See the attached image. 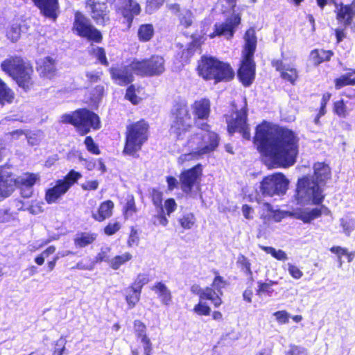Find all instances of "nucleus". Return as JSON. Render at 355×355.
<instances>
[{
  "mask_svg": "<svg viewBox=\"0 0 355 355\" xmlns=\"http://www.w3.org/2000/svg\"><path fill=\"white\" fill-rule=\"evenodd\" d=\"M332 111L335 115L341 119H345L349 115V110L343 99L334 102Z\"/></svg>",
  "mask_w": 355,
  "mask_h": 355,
  "instance_id": "41",
  "label": "nucleus"
},
{
  "mask_svg": "<svg viewBox=\"0 0 355 355\" xmlns=\"http://www.w3.org/2000/svg\"><path fill=\"white\" fill-rule=\"evenodd\" d=\"M91 55H94L96 60L102 65L107 67L109 62L106 56V52L103 47L97 46L93 48L90 52Z\"/></svg>",
  "mask_w": 355,
  "mask_h": 355,
  "instance_id": "44",
  "label": "nucleus"
},
{
  "mask_svg": "<svg viewBox=\"0 0 355 355\" xmlns=\"http://www.w3.org/2000/svg\"><path fill=\"white\" fill-rule=\"evenodd\" d=\"M131 69L141 77L158 76L165 71V60L159 55H152L148 58L134 60L130 64Z\"/></svg>",
  "mask_w": 355,
  "mask_h": 355,
  "instance_id": "12",
  "label": "nucleus"
},
{
  "mask_svg": "<svg viewBox=\"0 0 355 355\" xmlns=\"http://www.w3.org/2000/svg\"><path fill=\"white\" fill-rule=\"evenodd\" d=\"M132 259V255L130 252H126L122 254L114 257L109 262V266L114 270H119L121 266L125 264Z\"/></svg>",
  "mask_w": 355,
  "mask_h": 355,
  "instance_id": "35",
  "label": "nucleus"
},
{
  "mask_svg": "<svg viewBox=\"0 0 355 355\" xmlns=\"http://www.w3.org/2000/svg\"><path fill=\"white\" fill-rule=\"evenodd\" d=\"M103 71L87 72L86 77L90 83H96L101 80Z\"/></svg>",
  "mask_w": 355,
  "mask_h": 355,
  "instance_id": "63",
  "label": "nucleus"
},
{
  "mask_svg": "<svg viewBox=\"0 0 355 355\" xmlns=\"http://www.w3.org/2000/svg\"><path fill=\"white\" fill-rule=\"evenodd\" d=\"M179 223L183 229H191L196 223V217L193 213L184 214L179 218Z\"/></svg>",
  "mask_w": 355,
  "mask_h": 355,
  "instance_id": "51",
  "label": "nucleus"
},
{
  "mask_svg": "<svg viewBox=\"0 0 355 355\" xmlns=\"http://www.w3.org/2000/svg\"><path fill=\"white\" fill-rule=\"evenodd\" d=\"M112 81L119 86H126L134 80L133 71L129 65L112 66L108 69Z\"/></svg>",
  "mask_w": 355,
  "mask_h": 355,
  "instance_id": "22",
  "label": "nucleus"
},
{
  "mask_svg": "<svg viewBox=\"0 0 355 355\" xmlns=\"http://www.w3.org/2000/svg\"><path fill=\"white\" fill-rule=\"evenodd\" d=\"M254 143L279 167L288 168L296 162L299 138L291 129L264 120L256 127Z\"/></svg>",
  "mask_w": 355,
  "mask_h": 355,
  "instance_id": "1",
  "label": "nucleus"
},
{
  "mask_svg": "<svg viewBox=\"0 0 355 355\" xmlns=\"http://www.w3.org/2000/svg\"><path fill=\"white\" fill-rule=\"evenodd\" d=\"M85 6L96 24L105 26L110 22V10L108 0H85Z\"/></svg>",
  "mask_w": 355,
  "mask_h": 355,
  "instance_id": "18",
  "label": "nucleus"
},
{
  "mask_svg": "<svg viewBox=\"0 0 355 355\" xmlns=\"http://www.w3.org/2000/svg\"><path fill=\"white\" fill-rule=\"evenodd\" d=\"M277 321L279 324H286L289 320V314L285 310L277 311L274 313Z\"/></svg>",
  "mask_w": 355,
  "mask_h": 355,
  "instance_id": "60",
  "label": "nucleus"
},
{
  "mask_svg": "<svg viewBox=\"0 0 355 355\" xmlns=\"http://www.w3.org/2000/svg\"><path fill=\"white\" fill-rule=\"evenodd\" d=\"M6 166L0 165V202L10 197L16 188H32L40 180L37 174L28 172L24 177L15 178L11 171L6 170Z\"/></svg>",
  "mask_w": 355,
  "mask_h": 355,
  "instance_id": "9",
  "label": "nucleus"
},
{
  "mask_svg": "<svg viewBox=\"0 0 355 355\" xmlns=\"http://www.w3.org/2000/svg\"><path fill=\"white\" fill-rule=\"evenodd\" d=\"M98 182L97 180H89L83 184L81 187L85 191H94L98 187Z\"/></svg>",
  "mask_w": 355,
  "mask_h": 355,
  "instance_id": "64",
  "label": "nucleus"
},
{
  "mask_svg": "<svg viewBox=\"0 0 355 355\" xmlns=\"http://www.w3.org/2000/svg\"><path fill=\"white\" fill-rule=\"evenodd\" d=\"M81 178L82 174L80 172L70 170L62 179L56 180L53 187L46 190L45 201L48 204L57 202Z\"/></svg>",
  "mask_w": 355,
  "mask_h": 355,
  "instance_id": "13",
  "label": "nucleus"
},
{
  "mask_svg": "<svg viewBox=\"0 0 355 355\" xmlns=\"http://www.w3.org/2000/svg\"><path fill=\"white\" fill-rule=\"evenodd\" d=\"M211 272L214 275L211 286H209V288L212 289L211 296L214 300H211V304L214 307L218 308L223 304V289L225 288L229 285V283L220 275L218 270L213 269Z\"/></svg>",
  "mask_w": 355,
  "mask_h": 355,
  "instance_id": "21",
  "label": "nucleus"
},
{
  "mask_svg": "<svg viewBox=\"0 0 355 355\" xmlns=\"http://www.w3.org/2000/svg\"><path fill=\"white\" fill-rule=\"evenodd\" d=\"M336 19L338 24L344 27L350 26L355 19V0L351 3L344 4L343 2H334Z\"/></svg>",
  "mask_w": 355,
  "mask_h": 355,
  "instance_id": "20",
  "label": "nucleus"
},
{
  "mask_svg": "<svg viewBox=\"0 0 355 355\" xmlns=\"http://www.w3.org/2000/svg\"><path fill=\"white\" fill-rule=\"evenodd\" d=\"M150 198L157 210V214L152 217L154 225L166 227L168 224L166 216H170L177 209V203L174 198H169L164 201L163 206V192L157 188H153L150 193Z\"/></svg>",
  "mask_w": 355,
  "mask_h": 355,
  "instance_id": "11",
  "label": "nucleus"
},
{
  "mask_svg": "<svg viewBox=\"0 0 355 355\" xmlns=\"http://www.w3.org/2000/svg\"><path fill=\"white\" fill-rule=\"evenodd\" d=\"M34 6L45 18L55 21L60 13L59 0H31Z\"/></svg>",
  "mask_w": 355,
  "mask_h": 355,
  "instance_id": "23",
  "label": "nucleus"
},
{
  "mask_svg": "<svg viewBox=\"0 0 355 355\" xmlns=\"http://www.w3.org/2000/svg\"><path fill=\"white\" fill-rule=\"evenodd\" d=\"M244 45L237 77L241 84L247 87L254 82L256 75V63L254 55L257 49V38L254 27L248 28L244 34Z\"/></svg>",
  "mask_w": 355,
  "mask_h": 355,
  "instance_id": "5",
  "label": "nucleus"
},
{
  "mask_svg": "<svg viewBox=\"0 0 355 355\" xmlns=\"http://www.w3.org/2000/svg\"><path fill=\"white\" fill-rule=\"evenodd\" d=\"M127 86L124 96L125 99L130 102L133 105H137L141 101V98L137 94L138 88L132 83Z\"/></svg>",
  "mask_w": 355,
  "mask_h": 355,
  "instance_id": "40",
  "label": "nucleus"
},
{
  "mask_svg": "<svg viewBox=\"0 0 355 355\" xmlns=\"http://www.w3.org/2000/svg\"><path fill=\"white\" fill-rule=\"evenodd\" d=\"M137 212L135 200L133 196H129L122 209V214L125 219L131 218Z\"/></svg>",
  "mask_w": 355,
  "mask_h": 355,
  "instance_id": "38",
  "label": "nucleus"
},
{
  "mask_svg": "<svg viewBox=\"0 0 355 355\" xmlns=\"http://www.w3.org/2000/svg\"><path fill=\"white\" fill-rule=\"evenodd\" d=\"M227 131L230 135L238 132L243 139L250 140L251 138L250 128L248 123V110L243 107L236 110L231 115L226 117Z\"/></svg>",
  "mask_w": 355,
  "mask_h": 355,
  "instance_id": "15",
  "label": "nucleus"
},
{
  "mask_svg": "<svg viewBox=\"0 0 355 355\" xmlns=\"http://www.w3.org/2000/svg\"><path fill=\"white\" fill-rule=\"evenodd\" d=\"M139 242V236L138 231L133 227L130 228V232L127 240V245L129 247L137 245Z\"/></svg>",
  "mask_w": 355,
  "mask_h": 355,
  "instance_id": "57",
  "label": "nucleus"
},
{
  "mask_svg": "<svg viewBox=\"0 0 355 355\" xmlns=\"http://www.w3.org/2000/svg\"><path fill=\"white\" fill-rule=\"evenodd\" d=\"M73 15L72 33L92 43H101L103 40V34L91 23L89 19L79 10L75 11Z\"/></svg>",
  "mask_w": 355,
  "mask_h": 355,
  "instance_id": "10",
  "label": "nucleus"
},
{
  "mask_svg": "<svg viewBox=\"0 0 355 355\" xmlns=\"http://www.w3.org/2000/svg\"><path fill=\"white\" fill-rule=\"evenodd\" d=\"M311 205H316L317 207L304 212H302L297 216V218L301 220L304 223H311L313 220L321 217L322 215L331 216V211L328 207L320 204H312L311 201H306Z\"/></svg>",
  "mask_w": 355,
  "mask_h": 355,
  "instance_id": "25",
  "label": "nucleus"
},
{
  "mask_svg": "<svg viewBox=\"0 0 355 355\" xmlns=\"http://www.w3.org/2000/svg\"><path fill=\"white\" fill-rule=\"evenodd\" d=\"M331 178V170L324 162H316L313 165V177L304 175L298 178L295 198L299 202L311 201L312 204H320L325 198L323 187Z\"/></svg>",
  "mask_w": 355,
  "mask_h": 355,
  "instance_id": "3",
  "label": "nucleus"
},
{
  "mask_svg": "<svg viewBox=\"0 0 355 355\" xmlns=\"http://www.w3.org/2000/svg\"><path fill=\"white\" fill-rule=\"evenodd\" d=\"M191 109L196 120H207L211 112V103L208 98H202L195 101Z\"/></svg>",
  "mask_w": 355,
  "mask_h": 355,
  "instance_id": "27",
  "label": "nucleus"
},
{
  "mask_svg": "<svg viewBox=\"0 0 355 355\" xmlns=\"http://www.w3.org/2000/svg\"><path fill=\"white\" fill-rule=\"evenodd\" d=\"M203 167L200 163L182 171L179 175L180 189L185 194H191L195 187H199Z\"/></svg>",
  "mask_w": 355,
  "mask_h": 355,
  "instance_id": "17",
  "label": "nucleus"
},
{
  "mask_svg": "<svg viewBox=\"0 0 355 355\" xmlns=\"http://www.w3.org/2000/svg\"><path fill=\"white\" fill-rule=\"evenodd\" d=\"M1 69L15 81L17 85L28 92L35 85L34 69L31 62L20 55H12L3 60Z\"/></svg>",
  "mask_w": 355,
  "mask_h": 355,
  "instance_id": "6",
  "label": "nucleus"
},
{
  "mask_svg": "<svg viewBox=\"0 0 355 355\" xmlns=\"http://www.w3.org/2000/svg\"><path fill=\"white\" fill-rule=\"evenodd\" d=\"M141 292L130 285L126 288L125 296V301L129 309L134 308L139 302Z\"/></svg>",
  "mask_w": 355,
  "mask_h": 355,
  "instance_id": "34",
  "label": "nucleus"
},
{
  "mask_svg": "<svg viewBox=\"0 0 355 355\" xmlns=\"http://www.w3.org/2000/svg\"><path fill=\"white\" fill-rule=\"evenodd\" d=\"M122 224L116 219L109 221L103 228V233L107 236H111L116 234L121 230Z\"/></svg>",
  "mask_w": 355,
  "mask_h": 355,
  "instance_id": "43",
  "label": "nucleus"
},
{
  "mask_svg": "<svg viewBox=\"0 0 355 355\" xmlns=\"http://www.w3.org/2000/svg\"><path fill=\"white\" fill-rule=\"evenodd\" d=\"M201 47V42L198 38L193 39L180 53V61L182 64H187L190 62L191 58L196 52Z\"/></svg>",
  "mask_w": 355,
  "mask_h": 355,
  "instance_id": "32",
  "label": "nucleus"
},
{
  "mask_svg": "<svg viewBox=\"0 0 355 355\" xmlns=\"http://www.w3.org/2000/svg\"><path fill=\"white\" fill-rule=\"evenodd\" d=\"M151 290L157 295L162 305L168 306L172 304L173 295L171 291L164 282H155L152 286Z\"/></svg>",
  "mask_w": 355,
  "mask_h": 355,
  "instance_id": "28",
  "label": "nucleus"
},
{
  "mask_svg": "<svg viewBox=\"0 0 355 355\" xmlns=\"http://www.w3.org/2000/svg\"><path fill=\"white\" fill-rule=\"evenodd\" d=\"M178 20L180 26L184 28H188L193 24V15L190 9H184L181 13L178 15Z\"/></svg>",
  "mask_w": 355,
  "mask_h": 355,
  "instance_id": "42",
  "label": "nucleus"
},
{
  "mask_svg": "<svg viewBox=\"0 0 355 355\" xmlns=\"http://www.w3.org/2000/svg\"><path fill=\"white\" fill-rule=\"evenodd\" d=\"M36 69L40 76L51 78L56 71L55 61L51 57L46 56L37 62Z\"/></svg>",
  "mask_w": 355,
  "mask_h": 355,
  "instance_id": "29",
  "label": "nucleus"
},
{
  "mask_svg": "<svg viewBox=\"0 0 355 355\" xmlns=\"http://www.w3.org/2000/svg\"><path fill=\"white\" fill-rule=\"evenodd\" d=\"M288 180L282 173H275L265 176L260 182V191L263 196H283L286 193Z\"/></svg>",
  "mask_w": 355,
  "mask_h": 355,
  "instance_id": "14",
  "label": "nucleus"
},
{
  "mask_svg": "<svg viewBox=\"0 0 355 355\" xmlns=\"http://www.w3.org/2000/svg\"><path fill=\"white\" fill-rule=\"evenodd\" d=\"M237 265L247 275L252 276L250 260L243 254H240L237 258Z\"/></svg>",
  "mask_w": 355,
  "mask_h": 355,
  "instance_id": "49",
  "label": "nucleus"
},
{
  "mask_svg": "<svg viewBox=\"0 0 355 355\" xmlns=\"http://www.w3.org/2000/svg\"><path fill=\"white\" fill-rule=\"evenodd\" d=\"M334 55L332 50L314 49L311 51L309 59L313 66L318 67L323 62L330 61Z\"/></svg>",
  "mask_w": 355,
  "mask_h": 355,
  "instance_id": "30",
  "label": "nucleus"
},
{
  "mask_svg": "<svg viewBox=\"0 0 355 355\" xmlns=\"http://www.w3.org/2000/svg\"><path fill=\"white\" fill-rule=\"evenodd\" d=\"M60 122L72 125L80 136L87 135L92 130H98L101 127L99 116L87 108H79L62 114Z\"/></svg>",
  "mask_w": 355,
  "mask_h": 355,
  "instance_id": "8",
  "label": "nucleus"
},
{
  "mask_svg": "<svg viewBox=\"0 0 355 355\" xmlns=\"http://www.w3.org/2000/svg\"><path fill=\"white\" fill-rule=\"evenodd\" d=\"M114 11L117 17L123 19V23L129 30L135 17L141 14V7L135 0H114Z\"/></svg>",
  "mask_w": 355,
  "mask_h": 355,
  "instance_id": "16",
  "label": "nucleus"
},
{
  "mask_svg": "<svg viewBox=\"0 0 355 355\" xmlns=\"http://www.w3.org/2000/svg\"><path fill=\"white\" fill-rule=\"evenodd\" d=\"M202 155L190 150L189 153L182 154L178 159V163L180 165H184L187 162L193 159H198Z\"/></svg>",
  "mask_w": 355,
  "mask_h": 355,
  "instance_id": "56",
  "label": "nucleus"
},
{
  "mask_svg": "<svg viewBox=\"0 0 355 355\" xmlns=\"http://www.w3.org/2000/svg\"><path fill=\"white\" fill-rule=\"evenodd\" d=\"M206 300H199L198 302L194 305L193 311L200 316H208L211 310L210 306L205 302Z\"/></svg>",
  "mask_w": 355,
  "mask_h": 355,
  "instance_id": "45",
  "label": "nucleus"
},
{
  "mask_svg": "<svg viewBox=\"0 0 355 355\" xmlns=\"http://www.w3.org/2000/svg\"><path fill=\"white\" fill-rule=\"evenodd\" d=\"M56 248L54 245H49L41 254L35 257V262L38 266H42L44 263V259L49 257L51 254L55 252Z\"/></svg>",
  "mask_w": 355,
  "mask_h": 355,
  "instance_id": "54",
  "label": "nucleus"
},
{
  "mask_svg": "<svg viewBox=\"0 0 355 355\" xmlns=\"http://www.w3.org/2000/svg\"><path fill=\"white\" fill-rule=\"evenodd\" d=\"M285 355H308L307 350L301 346L291 345Z\"/></svg>",
  "mask_w": 355,
  "mask_h": 355,
  "instance_id": "58",
  "label": "nucleus"
},
{
  "mask_svg": "<svg viewBox=\"0 0 355 355\" xmlns=\"http://www.w3.org/2000/svg\"><path fill=\"white\" fill-rule=\"evenodd\" d=\"M170 124L168 133L175 141L185 140L184 146L200 155L214 151L219 145L220 138L215 132L211 131V126L207 123L200 125V129L206 131L208 142L205 141V135L200 132L191 133L193 128L192 114L188 103L185 100L175 101L170 110Z\"/></svg>",
  "mask_w": 355,
  "mask_h": 355,
  "instance_id": "2",
  "label": "nucleus"
},
{
  "mask_svg": "<svg viewBox=\"0 0 355 355\" xmlns=\"http://www.w3.org/2000/svg\"><path fill=\"white\" fill-rule=\"evenodd\" d=\"M98 237V234L92 232H80L76 234L73 243L78 248H85L93 244Z\"/></svg>",
  "mask_w": 355,
  "mask_h": 355,
  "instance_id": "31",
  "label": "nucleus"
},
{
  "mask_svg": "<svg viewBox=\"0 0 355 355\" xmlns=\"http://www.w3.org/2000/svg\"><path fill=\"white\" fill-rule=\"evenodd\" d=\"M241 21V15L239 13L233 14L227 18L224 22L216 23L214 31L209 35L210 38L224 36L227 40H231L236 32V28Z\"/></svg>",
  "mask_w": 355,
  "mask_h": 355,
  "instance_id": "19",
  "label": "nucleus"
},
{
  "mask_svg": "<svg viewBox=\"0 0 355 355\" xmlns=\"http://www.w3.org/2000/svg\"><path fill=\"white\" fill-rule=\"evenodd\" d=\"M261 219L263 220H270V216H271L272 211L273 210L272 205L268 202H265L261 204Z\"/></svg>",
  "mask_w": 355,
  "mask_h": 355,
  "instance_id": "55",
  "label": "nucleus"
},
{
  "mask_svg": "<svg viewBox=\"0 0 355 355\" xmlns=\"http://www.w3.org/2000/svg\"><path fill=\"white\" fill-rule=\"evenodd\" d=\"M258 288L256 290V294L257 295H261L263 293H267L268 295H271L273 293V289L272 286L273 285L277 284V282L269 280L267 282H258Z\"/></svg>",
  "mask_w": 355,
  "mask_h": 355,
  "instance_id": "46",
  "label": "nucleus"
},
{
  "mask_svg": "<svg viewBox=\"0 0 355 355\" xmlns=\"http://www.w3.org/2000/svg\"><path fill=\"white\" fill-rule=\"evenodd\" d=\"M134 332L137 338H140L141 340L143 338H148L146 334V324L139 320H136L133 322Z\"/></svg>",
  "mask_w": 355,
  "mask_h": 355,
  "instance_id": "50",
  "label": "nucleus"
},
{
  "mask_svg": "<svg viewBox=\"0 0 355 355\" xmlns=\"http://www.w3.org/2000/svg\"><path fill=\"white\" fill-rule=\"evenodd\" d=\"M150 282L148 274L139 273L130 286L141 292L143 287Z\"/></svg>",
  "mask_w": 355,
  "mask_h": 355,
  "instance_id": "47",
  "label": "nucleus"
},
{
  "mask_svg": "<svg viewBox=\"0 0 355 355\" xmlns=\"http://www.w3.org/2000/svg\"><path fill=\"white\" fill-rule=\"evenodd\" d=\"M288 270L291 276L295 279H299L303 276L302 271L293 264L288 263Z\"/></svg>",
  "mask_w": 355,
  "mask_h": 355,
  "instance_id": "61",
  "label": "nucleus"
},
{
  "mask_svg": "<svg viewBox=\"0 0 355 355\" xmlns=\"http://www.w3.org/2000/svg\"><path fill=\"white\" fill-rule=\"evenodd\" d=\"M196 71L204 81H212L215 85L232 80L235 72L227 62L212 55H202L197 61Z\"/></svg>",
  "mask_w": 355,
  "mask_h": 355,
  "instance_id": "4",
  "label": "nucleus"
},
{
  "mask_svg": "<svg viewBox=\"0 0 355 355\" xmlns=\"http://www.w3.org/2000/svg\"><path fill=\"white\" fill-rule=\"evenodd\" d=\"M141 342L143 344L144 355H152L153 345L149 338H143Z\"/></svg>",
  "mask_w": 355,
  "mask_h": 355,
  "instance_id": "62",
  "label": "nucleus"
},
{
  "mask_svg": "<svg viewBox=\"0 0 355 355\" xmlns=\"http://www.w3.org/2000/svg\"><path fill=\"white\" fill-rule=\"evenodd\" d=\"M340 226L343 227V232L347 236H349L354 229V223L352 220L341 218Z\"/></svg>",
  "mask_w": 355,
  "mask_h": 355,
  "instance_id": "59",
  "label": "nucleus"
},
{
  "mask_svg": "<svg viewBox=\"0 0 355 355\" xmlns=\"http://www.w3.org/2000/svg\"><path fill=\"white\" fill-rule=\"evenodd\" d=\"M123 154L139 157L138 153L150 137V124L144 119L132 122L126 126Z\"/></svg>",
  "mask_w": 355,
  "mask_h": 355,
  "instance_id": "7",
  "label": "nucleus"
},
{
  "mask_svg": "<svg viewBox=\"0 0 355 355\" xmlns=\"http://www.w3.org/2000/svg\"><path fill=\"white\" fill-rule=\"evenodd\" d=\"M15 98L14 92L0 78V104L11 103Z\"/></svg>",
  "mask_w": 355,
  "mask_h": 355,
  "instance_id": "37",
  "label": "nucleus"
},
{
  "mask_svg": "<svg viewBox=\"0 0 355 355\" xmlns=\"http://www.w3.org/2000/svg\"><path fill=\"white\" fill-rule=\"evenodd\" d=\"M190 291L192 294L198 295L199 300H208L211 302L214 300L211 296L212 289L209 286L202 288L199 284H194L191 286Z\"/></svg>",
  "mask_w": 355,
  "mask_h": 355,
  "instance_id": "36",
  "label": "nucleus"
},
{
  "mask_svg": "<svg viewBox=\"0 0 355 355\" xmlns=\"http://www.w3.org/2000/svg\"><path fill=\"white\" fill-rule=\"evenodd\" d=\"M84 144L87 150L92 155H98L101 154L100 148L92 136H86Z\"/></svg>",
  "mask_w": 355,
  "mask_h": 355,
  "instance_id": "53",
  "label": "nucleus"
},
{
  "mask_svg": "<svg viewBox=\"0 0 355 355\" xmlns=\"http://www.w3.org/2000/svg\"><path fill=\"white\" fill-rule=\"evenodd\" d=\"M114 203L112 200L101 202L96 210L92 211L94 220L102 223L111 218L114 213Z\"/></svg>",
  "mask_w": 355,
  "mask_h": 355,
  "instance_id": "26",
  "label": "nucleus"
},
{
  "mask_svg": "<svg viewBox=\"0 0 355 355\" xmlns=\"http://www.w3.org/2000/svg\"><path fill=\"white\" fill-rule=\"evenodd\" d=\"M262 249L277 260L285 261L288 259L286 253L282 250H276L275 248L270 246H265L263 247Z\"/></svg>",
  "mask_w": 355,
  "mask_h": 355,
  "instance_id": "52",
  "label": "nucleus"
},
{
  "mask_svg": "<svg viewBox=\"0 0 355 355\" xmlns=\"http://www.w3.org/2000/svg\"><path fill=\"white\" fill-rule=\"evenodd\" d=\"M21 36V26L18 24H12L7 28L6 37L12 42H16Z\"/></svg>",
  "mask_w": 355,
  "mask_h": 355,
  "instance_id": "48",
  "label": "nucleus"
},
{
  "mask_svg": "<svg viewBox=\"0 0 355 355\" xmlns=\"http://www.w3.org/2000/svg\"><path fill=\"white\" fill-rule=\"evenodd\" d=\"M334 85L336 89H340L348 85L354 86L355 85V77L352 76V72L343 74L334 79Z\"/></svg>",
  "mask_w": 355,
  "mask_h": 355,
  "instance_id": "39",
  "label": "nucleus"
},
{
  "mask_svg": "<svg viewBox=\"0 0 355 355\" xmlns=\"http://www.w3.org/2000/svg\"><path fill=\"white\" fill-rule=\"evenodd\" d=\"M271 65L279 73V76L285 82L295 85L299 79L298 70L292 66H286L282 60L274 59Z\"/></svg>",
  "mask_w": 355,
  "mask_h": 355,
  "instance_id": "24",
  "label": "nucleus"
},
{
  "mask_svg": "<svg viewBox=\"0 0 355 355\" xmlns=\"http://www.w3.org/2000/svg\"><path fill=\"white\" fill-rule=\"evenodd\" d=\"M137 38L140 42H150L155 35V28L152 24L145 23L139 26L137 29Z\"/></svg>",
  "mask_w": 355,
  "mask_h": 355,
  "instance_id": "33",
  "label": "nucleus"
}]
</instances>
